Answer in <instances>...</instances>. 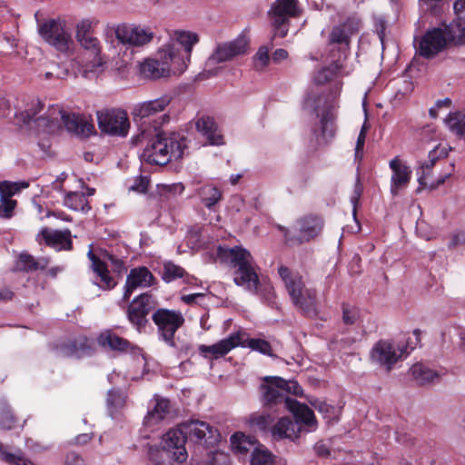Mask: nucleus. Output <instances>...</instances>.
Wrapping results in <instances>:
<instances>
[{
	"label": "nucleus",
	"instance_id": "38",
	"mask_svg": "<svg viewBox=\"0 0 465 465\" xmlns=\"http://www.w3.org/2000/svg\"><path fill=\"white\" fill-rule=\"evenodd\" d=\"M64 204L71 210L87 213L91 207L83 193L69 192L64 199Z\"/></svg>",
	"mask_w": 465,
	"mask_h": 465
},
{
	"label": "nucleus",
	"instance_id": "42",
	"mask_svg": "<svg viewBox=\"0 0 465 465\" xmlns=\"http://www.w3.org/2000/svg\"><path fill=\"white\" fill-rule=\"evenodd\" d=\"M445 124L456 135L462 136L465 134V114L450 113L446 118Z\"/></svg>",
	"mask_w": 465,
	"mask_h": 465
},
{
	"label": "nucleus",
	"instance_id": "13",
	"mask_svg": "<svg viewBox=\"0 0 465 465\" xmlns=\"http://www.w3.org/2000/svg\"><path fill=\"white\" fill-rule=\"evenodd\" d=\"M38 33L46 43L61 53H68L73 47L71 34L60 20L51 19L45 22L39 26Z\"/></svg>",
	"mask_w": 465,
	"mask_h": 465
},
{
	"label": "nucleus",
	"instance_id": "23",
	"mask_svg": "<svg viewBox=\"0 0 465 465\" xmlns=\"http://www.w3.org/2000/svg\"><path fill=\"white\" fill-rule=\"evenodd\" d=\"M455 19L444 27L449 45L454 47L465 46V0L453 4Z\"/></svg>",
	"mask_w": 465,
	"mask_h": 465
},
{
	"label": "nucleus",
	"instance_id": "50",
	"mask_svg": "<svg viewBox=\"0 0 465 465\" xmlns=\"http://www.w3.org/2000/svg\"><path fill=\"white\" fill-rule=\"evenodd\" d=\"M3 460L8 462L10 465H35L30 460L25 459L21 455H16L9 452L2 453Z\"/></svg>",
	"mask_w": 465,
	"mask_h": 465
},
{
	"label": "nucleus",
	"instance_id": "6",
	"mask_svg": "<svg viewBox=\"0 0 465 465\" xmlns=\"http://www.w3.org/2000/svg\"><path fill=\"white\" fill-rule=\"evenodd\" d=\"M169 49L160 47L156 58H147L140 64L141 74L149 79H159L171 74H181L184 72V65L178 60L175 62L170 56Z\"/></svg>",
	"mask_w": 465,
	"mask_h": 465
},
{
	"label": "nucleus",
	"instance_id": "16",
	"mask_svg": "<svg viewBox=\"0 0 465 465\" xmlns=\"http://www.w3.org/2000/svg\"><path fill=\"white\" fill-rule=\"evenodd\" d=\"M324 222L319 215L308 214L301 217L296 222V236H289V230L280 226V230L283 232L285 241L288 242H295L301 244L309 242L317 237L322 231Z\"/></svg>",
	"mask_w": 465,
	"mask_h": 465
},
{
	"label": "nucleus",
	"instance_id": "11",
	"mask_svg": "<svg viewBox=\"0 0 465 465\" xmlns=\"http://www.w3.org/2000/svg\"><path fill=\"white\" fill-rule=\"evenodd\" d=\"M237 346L250 348L262 352V339L248 338L240 332L232 333L213 345H200L199 351L204 357H207V354L210 353L217 359L224 356Z\"/></svg>",
	"mask_w": 465,
	"mask_h": 465
},
{
	"label": "nucleus",
	"instance_id": "9",
	"mask_svg": "<svg viewBox=\"0 0 465 465\" xmlns=\"http://www.w3.org/2000/svg\"><path fill=\"white\" fill-rule=\"evenodd\" d=\"M277 390L285 397L286 393L300 395L302 392V387L295 381H286L278 376L263 377V430L273 421L274 417L268 413L270 410L275 412V402L267 397L268 391Z\"/></svg>",
	"mask_w": 465,
	"mask_h": 465
},
{
	"label": "nucleus",
	"instance_id": "49",
	"mask_svg": "<svg viewBox=\"0 0 465 465\" xmlns=\"http://www.w3.org/2000/svg\"><path fill=\"white\" fill-rule=\"evenodd\" d=\"M359 318V312L356 308L344 304L342 306V320L345 324H354Z\"/></svg>",
	"mask_w": 465,
	"mask_h": 465
},
{
	"label": "nucleus",
	"instance_id": "25",
	"mask_svg": "<svg viewBox=\"0 0 465 465\" xmlns=\"http://www.w3.org/2000/svg\"><path fill=\"white\" fill-rule=\"evenodd\" d=\"M37 241H44L45 244L56 251H70L73 248L72 234L68 229L59 231L43 228L37 234Z\"/></svg>",
	"mask_w": 465,
	"mask_h": 465
},
{
	"label": "nucleus",
	"instance_id": "45",
	"mask_svg": "<svg viewBox=\"0 0 465 465\" xmlns=\"http://www.w3.org/2000/svg\"><path fill=\"white\" fill-rule=\"evenodd\" d=\"M185 275V271L181 266L167 262L163 265V279L166 282H173L178 278H183Z\"/></svg>",
	"mask_w": 465,
	"mask_h": 465
},
{
	"label": "nucleus",
	"instance_id": "56",
	"mask_svg": "<svg viewBox=\"0 0 465 465\" xmlns=\"http://www.w3.org/2000/svg\"><path fill=\"white\" fill-rule=\"evenodd\" d=\"M64 465H85V461L78 453L69 452L65 456Z\"/></svg>",
	"mask_w": 465,
	"mask_h": 465
},
{
	"label": "nucleus",
	"instance_id": "22",
	"mask_svg": "<svg viewBox=\"0 0 465 465\" xmlns=\"http://www.w3.org/2000/svg\"><path fill=\"white\" fill-rule=\"evenodd\" d=\"M182 425L186 440L189 439L195 442L204 440L206 445H213L220 440L218 430L205 421L191 420Z\"/></svg>",
	"mask_w": 465,
	"mask_h": 465
},
{
	"label": "nucleus",
	"instance_id": "4",
	"mask_svg": "<svg viewBox=\"0 0 465 465\" xmlns=\"http://www.w3.org/2000/svg\"><path fill=\"white\" fill-rule=\"evenodd\" d=\"M278 273L294 305L309 316L316 315V291L305 288L302 276L291 272L286 266H280Z\"/></svg>",
	"mask_w": 465,
	"mask_h": 465
},
{
	"label": "nucleus",
	"instance_id": "33",
	"mask_svg": "<svg viewBox=\"0 0 465 465\" xmlns=\"http://www.w3.org/2000/svg\"><path fill=\"white\" fill-rule=\"evenodd\" d=\"M89 260L92 262V269L101 280L99 287L103 290H111L117 284L115 280L110 275L107 265L104 261L97 257L92 250L87 253Z\"/></svg>",
	"mask_w": 465,
	"mask_h": 465
},
{
	"label": "nucleus",
	"instance_id": "54",
	"mask_svg": "<svg viewBox=\"0 0 465 465\" xmlns=\"http://www.w3.org/2000/svg\"><path fill=\"white\" fill-rule=\"evenodd\" d=\"M15 420L9 411L0 414V427L5 430H11L15 426Z\"/></svg>",
	"mask_w": 465,
	"mask_h": 465
},
{
	"label": "nucleus",
	"instance_id": "24",
	"mask_svg": "<svg viewBox=\"0 0 465 465\" xmlns=\"http://www.w3.org/2000/svg\"><path fill=\"white\" fill-rule=\"evenodd\" d=\"M447 153L444 149L435 147L429 153V160L423 163L417 170L418 182L421 186L429 187L430 189H436L443 184L447 178L450 176V172L440 175L437 179H431L432 168L440 156H445Z\"/></svg>",
	"mask_w": 465,
	"mask_h": 465
},
{
	"label": "nucleus",
	"instance_id": "27",
	"mask_svg": "<svg viewBox=\"0 0 465 465\" xmlns=\"http://www.w3.org/2000/svg\"><path fill=\"white\" fill-rule=\"evenodd\" d=\"M79 45L93 56V60L86 65L85 71L99 73L103 71L104 60L101 56L102 46L99 39L94 35L76 39Z\"/></svg>",
	"mask_w": 465,
	"mask_h": 465
},
{
	"label": "nucleus",
	"instance_id": "63",
	"mask_svg": "<svg viewBox=\"0 0 465 465\" xmlns=\"http://www.w3.org/2000/svg\"><path fill=\"white\" fill-rule=\"evenodd\" d=\"M251 465H262V450L258 446L252 453Z\"/></svg>",
	"mask_w": 465,
	"mask_h": 465
},
{
	"label": "nucleus",
	"instance_id": "14",
	"mask_svg": "<svg viewBox=\"0 0 465 465\" xmlns=\"http://www.w3.org/2000/svg\"><path fill=\"white\" fill-rule=\"evenodd\" d=\"M98 127L102 133L109 135L125 137L129 132L130 122L127 114L120 109H104L96 113Z\"/></svg>",
	"mask_w": 465,
	"mask_h": 465
},
{
	"label": "nucleus",
	"instance_id": "51",
	"mask_svg": "<svg viewBox=\"0 0 465 465\" xmlns=\"http://www.w3.org/2000/svg\"><path fill=\"white\" fill-rule=\"evenodd\" d=\"M16 205L15 200H5V198L0 199V217L9 218L12 215L13 210Z\"/></svg>",
	"mask_w": 465,
	"mask_h": 465
},
{
	"label": "nucleus",
	"instance_id": "53",
	"mask_svg": "<svg viewBox=\"0 0 465 465\" xmlns=\"http://www.w3.org/2000/svg\"><path fill=\"white\" fill-rule=\"evenodd\" d=\"M387 22L383 17L375 18V31L381 43L384 44L386 36Z\"/></svg>",
	"mask_w": 465,
	"mask_h": 465
},
{
	"label": "nucleus",
	"instance_id": "7",
	"mask_svg": "<svg viewBox=\"0 0 465 465\" xmlns=\"http://www.w3.org/2000/svg\"><path fill=\"white\" fill-rule=\"evenodd\" d=\"M168 35V42L161 47L165 51L169 49L168 53L173 61L182 62L185 71L191 61L193 47L199 42V35L194 32L185 30H172Z\"/></svg>",
	"mask_w": 465,
	"mask_h": 465
},
{
	"label": "nucleus",
	"instance_id": "5",
	"mask_svg": "<svg viewBox=\"0 0 465 465\" xmlns=\"http://www.w3.org/2000/svg\"><path fill=\"white\" fill-rule=\"evenodd\" d=\"M249 45V39L243 35H240L231 41L218 43L206 61L205 66L209 69H205L200 74L199 78L205 79L216 75L218 69H212V66L232 61L248 54Z\"/></svg>",
	"mask_w": 465,
	"mask_h": 465
},
{
	"label": "nucleus",
	"instance_id": "36",
	"mask_svg": "<svg viewBox=\"0 0 465 465\" xmlns=\"http://www.w3.org/2000/svg\"><path fill=\"white\" fill-rule=\"evenodd\" d=\"M270 431L276 440L292 438L295 431V424L291 419L282 417L270 427Z\"/></svg>",
	"mask_w": 465,
	"mask_h": 465
},
{
	"label": "nucleus",
	"instance_id": "1",
	"mask_svg": "<svg viewBox=\"0 0 465 465\" xmlns=\"http://www.w3.org/2000/svg\"><path fill=\"white\" fill-rule=\"evenodd\" d=\"M216 254L220 262L235 269V284L249 291H257L259 276L252 265V259L248 251L240 246H219Z\"/></svg>",
	"mask_w": 465,
	"mask_h": 465
},
{
	"label": "nucleus",
	"instance_id": "41",
	"mask_svg": "<svg viewBox=\"0 0 465 465\" xmlns=\"http://www.w3.org/2000/svg\"><path fill=\"white\" fill-rule=\"evenodd\" d=\"M231 443L234 450L240 453H247L254 447L258 440L253 436H246L242 432H235L231 436Z\"/></svg>",
	"mask_w": 465,
	"mask_h": 465
},
{
	"label": "nucleus",
	"instance_id": "34",
	"mask_svg": "<svg viewBox=\"0 0 465 465\" xmlns=\"http://www.w3.org/2000/svg\"><path fill=\"white\" fill-rule=\"evenodd\" d=\"M170 411V401L166 399H156L153 408L143 419L144 425L151 427L165 419Z\"/></svg>",
	"mask_w": 465,
	"mask_h": 465
},
{
	"label": "nucleus",
	"instance_id": "57",
	"mask_svg": "<svg viewBox=\"0 0 465 465\" xmlns=\"http://www.w3.org/2000/svg\"><path fill=\"white\" fill-rule=\"evenodd\" d=\"M361 193H362V185L360 183V179L357 178L355 185H354L353 195L351 198V202L353 204V213H356V205L360 200Z\"/></svg>",
	"mask_w": 465,
	"mask_h": 465
},
{
	"label": "nucleus",
	"instance_id": "31",
	"mask_svg": "<svg viewBox=\"0 0 465 465\" xmlns=\"http://www.w3.org/2000/svg\"><path fill=\"white\" fill-rule=\"evenodd\" d=\"M195 127L212 145L223 143V136L217 133V126L213 117L202 115L195 121Z\"/></svg>",
	"mask_w": 465,
	"mask_h": 465
},
{
	"label": "nucleus",
	"instance_id": "40",
	"mask_svg": "<svg viewBox=\"0 0 465 465\" xmlns=\"http://www.w3.org/2000/svg\"><path fill=\"white\" fill-rule=\"evenodd\" d=\"M199 196L202 203L208 209H212L218 203L222 197V192L210 184L203 186L199 191Z\"/></svg>",
	"mask_w": 465,
	"mask_h": 465
},
{
	"label": "nucleus",
	"instance_id": "60",
	"mask_svg": "<svg viewBox=\"0 0 465 465\" xmlns=\"http://www.w3.org/2000/svg\"><path fill=\"white\" fill-rule=\"evenodd\" d=\"M314 451L320 457H328L331 454V451L328 446L322 441H319L314 445Z\"/></svg>",
	"mask_w": 465,
	"mask_h": 465
},
{
	"label": "nucleus",
	"instance_id": "61",
	"mask_svg": "<svg viewBox=\"0 0 465 465\" xmlns=\"http://www.w3.org/2000/svg\"><path fill=\"white\" fill-rule=\"evenodd\" d=\"M288 58V52L285 49H277L273 52L272 55V60L275 64H279L282 62L283 60H286Z\"/></svg>",
	"mask_w": 465,
	"mask_h": 465
},
{
	"label": "nucleus",
	"instance_id": "8",
	"mask_svg": "<svg viewBox=\"0 0 465 465\" xmlns=\"http://www.w3.org/2000/svg\"><path fill=\"white\" fill-rule=\"evenodd\" d=\"M302 14L297 0H276L268 12L274 36L285 37L289 32L290 18L300 17Z\"/></svg>",
	"mask_w": 465,
	"mask_h": 465
},
{
	"label": "nucleus",
	"instance_id": "26",
	"mask_svg": "<svg viewBox=\"0 0 465 465\" xmlns=\"http://www.w3.org/2000/svg\"><path fill=\"white\" fill-rule=\"evenodd\" d=\"M153 280V273L146 267L132 269L126 277L123 301H128L136 289L151 286Z\"/></svg>",
	"mask_w": 465,
	"mask_h": 465
},
{
	"label": "nucleus",
	"instance_id": "20",
	"mask_svg": "<svg viewBox=\"0 0 465 465\" xmlns=\"http://www.w3.org/2000/svg\"><path fill=\"white\" fill-rule=\"evenodd\" d=\"M155 307L156 302L153 295L143 293L134 298L128 306L127 318L139 330L146 325V317Z\"/></svg>",
	"mask_w": 465,
	"mask_h": 465
},
{
	"label": "nucleus",
	"instance_id": "47",
	"mask_svg": "<svg viewBox=\"0 0 465 465\" xmlns=\"http://www.w3.org/2000/svg\"><path fill=\"white\" fill-rule=\"evenodd\" d=\"M43 104L39 100L32 101V103L28 105V107L21 114L23 121L25 124L30 123L31 121H35L37 123L36 115L43 110Z\"/></svg>",
	"mask_w": 465,
	"mask_h": 465
},
{
	"label": "nucleus",
	"instance_id": "35",
	"mask_svg": "<svg viewBox=\"0 0 465 465\" xmlns=\"http://www.w3.org/2000/svg\"><path fill=\"white\" fill-rule=\"evenodd\" d=\"M335 118L336 115L332 106L324 109L320 115L322 138L324 143H328L335 135Z\"/></svg>",
	"mask_w": 465,
	"mask_h": 465
},
{
	"label": "nucleus",
	"instance_id": "48",
	"mask_svg": "<svg viewBox=\"0 0 465 465\" xmlns=\"http://www.w3.org/2000/svg\"><path fill=\"white\" fill-rule=\"evenodd\" d=\"M19 183L4 181L0 183V196L5 200H11L10 197L20 192Z\"/></svg>",
	"mask_w": 465,
	"mask_h": 465
},
{
	"label": "nucleus",
	"instance_id": "59",
	"mask_svg": "<svg viewBox=\"0 0 465 465\" xmlns=\"http://www.w3.org/2000/svg\"><path fill=\"white\" fill-rule=\"evenodd\" d=\"M365 139H366L365 131L364 130H361V132H360V134L358 135V139H357V143H356V147H355V156L356 157H358L360 154L361 155L362 154Z\"/></svg>",
	"mask_w": 465,
	"mask_h": 465
},
{
	"label": "nucleus",
	"instance_id": "12",
	"mask_svg": "<svg viewBox=\"0 0 465 465\" xmlns=\"http://www.w3.org/2000/svg\"><path fill=\"white\" fill-rule=\"evenodd\" d=\"M152 320L157 326L159 336L171 347H175L174 335L179 328L184 324V318L181 312L168 309H158Z\"/></svg>",
	"mask_w": 465,
	"mask_h": 465
},
{
	"label": "nucleus",
	"instance_id": "18",
	"mask_svg": "<svg viewBox=\"0 0 465 465\" xmlns=\"http://www.w3.org/2000/svg\"><path fill=\"white\" fill-rule=\"evenodd\" d=\"M171 103V97L163 95L157 99L143 102L139 104L134 112V118L141 121V136L146 138L151 134V130L145 126L152 124L151 117L156 114L163 112Z\"/></svg>",
	"mask_w": 465,
	"mask_h": 465
},
{
	"label": "nucleus",
	"instance_id": "21",
	"mask_svg": "<svg viewBox=\"0 0 465 465\" xmlns=\"http://www.w3.org/2000/svg\"><path fill=\"white\" fill-rule=\"evenodd\" d=\"M186 436L181 424L179 428L170 430L163 437V448L166 450V456L173 460L183 463L187 460L188 454L184 444Z\"/></svg>",
	"mask_w": 465,
	"mask_h": 465
},
{
	"label": "nucleus",
	"instance_id": "43",
	"mask_svg": "<svg viewBox=\"0 0 465 465\" xmlns=\"http://www.w3.org/2000/svg\"><path fill=\"white\" fill-rule=\"evenodd\" d=\"M341 65L338 62H334L330 65L322 68L314 76V82L317 84H324L331 81L333 76L340 71Z\"/></svg>",
	"mask_w": 465,
	"mask_h": 465
},
{
	"label": "nucleus",
	"instance_id": "44",
	"mask_svg": "<svg viewBox=\"0 0 465 465\" xmlns=\"http://www.w3.org/2000/svg\"><path fill=\"white\" fill-rule=\"evenodd\" d=\"M97 25L98 20L94 18H85L81 20L76 25L75 38L78 39L94 35V31Z\"/></svg>",
	"mask_w": 465,
	"mask_h": 465
},
{
	"label": "nucleus",
	"instance_id": "64",
	"mask_svg": "<svg viewBox=\"0 0 465 465\" xmlns=\"http://www.w3.org/2000/svg\"><path fill=\"white\" fill-rule=\"evenodd\" d=\"M263 465H274L276 457L269 450H263Z\"/></svg>",
	"mask_w": 465,
	"mask_h": 465
},
{
	"label": "nucleus",
	"instance_id": "17",
	"mask_svg": "<svg viewBox=\"0 0 465 465\" xmlns=\"http://www.w3.org/2000/svg\"><path fill=\"white\" fill-rule=\"evenodd\" d=\"M406 348L389 341H379L371 351V361L388 371L403 356Z\"/></svg>",
	"mask_w": 465,
	"mask_h": 465
},
{
	"label": "nucleus",
	"instance_id": "52",
	"mask_svg": "<svg viewBox=\"0 0 465 465\" xmlns=\"http://www.w3.org/2000/svg\"><path fill=\"white\" fill-rule=\"evenodd\" d=\"M164 454L166 455V450L163 447L151 446L148 450L150 460L157 465L163 464Z\"/></svg>",
	"mask_w": 465,
	"mask_h": 465
},
{
	"label": "nucleus",
	"instance_id": "39",
	"mask_svg": "<svg viewBox=\"0 0 465 465\" xmlns=\"http://www.w3.org/2000/svg\"><path fill=\"white\" fill-rule=\"evenodd\" d=\"M48 261L46 259L35 260L34 256L28 253H21L16 263V267L20 271L32 272L38 269L44 270L47 267Z\"/></svg>",
	"mask_w": 465,
	"mask_h": 465
},
{
	"label": "nucleus",
	"instance_id": "2",
	"mask_svg": "<svg viewBox=\"0 0 465 465\" xmlns=\"http://www.w3.org/2000/svg\"><path fill=\"white\" fill-rule=\"evenodd\" d=\"M169 116L163 114L158 120H153L155 140L152 141L143 150L142 159L151 164L164 165L173 158L178 159L183 155L181 143L174 134H165L157 133L163 122L168 121Z\"/></svg>",
	"mask_w": 465,
	"mask_h": 465
},
{
	"label": "nucleus",
	"instance_id": "62",
	"mask_svg": "<svg viewBox=\"0 0 465 465\" xmlns=\"http://www.w3.org/2000/svg\"><path fill=\"white\" fill-rule=\"evenodd\" d=\"M77 351L78 349L76 343L69 342L68 344L63 346V348L61 349V353L64 356L69 357L74 355L77 352Z\"/></svg>",
	"mask_w": 465,
	"mask_h": 465
},
{
	"label": "nucleus",
	"instance_id": "3",
	"mask_svg": "<svg viewBox=\"0 0 465 465\" xmlns=\"http://www.w3.org/2000/svg\"><path fill=\"white\" fill-rule=\"evenodd\" d=\"M64 124L66 130L77 135L89 136L94 131L92 124L75 114L64 112L58 105L49 106L45 115L37 119V127L43 132L54 133Z\"/></svg>",
	"mask_w": 465,
	"mask_h": 465
},
{
	"label": "nucleus",
	"instance_id": "32",
	"mask_svg": "<svg viewBox=\"0 0 465 465\" xmlns=\"http://www.w3.org/2000/svg\"><path fill=\"white\" fill-rule=\"evenodd\" d=\"M89 260L92 262V269L101 280L99 287L103 290H111L117 284L115 280L110 275L107 265L104 261L97 257L92 250L87 253Z\"/></svg>",
	"mask_w": 465,
	"mask_h": 465
},
{
	"label": "nucleus",
	"instance_id": "30",
	"mask_svg": "<svg viewBox=\"0 0 465 465\" xmlns=\"http://www.w3.org/2000/svg\"><path fill=\"white\" fill-rule=\"evenodd\" d=\"M97 342L104 349L118 352H127L132 347L128 340L118 336L111 330L102 331L97 337Z\"/></svg>",
	"mask_w": 465,
	"mask_h": 465
},
{
	"label": "nucleus",
	"instance_id": "10",
	"mask_svg": "<svg viewBox=\"0 0 465 465\" xmlns=\"http://www.w3.org/2000/svg\"><path fill=\"white\" fill-rule=\"evenodd\" d=\"M267 397L275 402V412L288 409L295 417L298 423L307 426L311 430H315L317 421L312 409L307 405L298 402L290 397H285L277 390L268 391Z\"/></svg>",
	"mask_w": 465,
	"mask_h": 465
},
{
	"label": "nucleus",
	"instance_id": "28",
	"mask_svg": "<svg viewBox=\"0 0 465 465\" xmlns=\"http://www.w3.org/2000/svg\"><path fill=\"white\" fill-rule=\"evenodd\" d=\"M358 31L355 23L350 19L332 27L329 37V45H339L342 49H349L351 37Z\"/></svg>",
	"mask_w": 465,
	"mask_h": 465
},
{
	"label": "nucleus",
	"instance_id": "46",
	"mask_svg": "<svg viewBox=\"0 0 465 465\" xmlns=\"http://www.w3.org/2000/svg\"><path fill=\"white\" fill-rule=\"evenodd\" d=\"M125 404V395L118 390H111L107 394V405L111 412L122 409Z\"/></svg>",
	"mask_w": 465,
	"mask_h": 465
},
{
	"label": "nucleus",
	"instance_id": "15",
	"mask_svg": "<svg viewBox=\"0 0 465 465\" xmlns=\"http://www.w3.org/2000/svg\"><path fill=\"white\" fill-rule=\"evenodd\" d=\"M116 39L124 45L142 47L153 39V32L150 28L130 24H119L111 27Z\"/></svg>",
	"mask_w": 465,
	"mask_h": 465
},
{
	"label": "nucleus",
	"instance_id": "58",
	"mask_svg": "<svg viewBox=\"0 0 465 465\" xmlns=\"http://www.w3.org/2000/svg\"><path fill=\"white\" fill-rule=\"evenodd\" d=\"M104 258L111 262V263L114 266V270L118 272L124 269V262L121 259L116 258L114 255L105 252Z\"/></svg>",
	"mask_w": 465,
	"mask_h": 465
},
{
	"label": "nucleus",
	"instance_id": "55",
	"mask_svg": "<svg viewBox=\"0 0 465 465\" xmlns=\"http://www.w3.org/2000/svg\"><path fill=\"white\" fill-rule=\"evenodd\" d=\"M463 244H465V231H458L451 233L449 242L450 248H456Z\"/></svg>",
	"mask_w": 465,
	"mask_h": 465
},
{
	"label": "nucleus",
	"instance_id": "19",
	"mask_svg": "<svg viewBox=\"0 0 465 465\" xmlns=\"http://www.w3.org/2000/svg\"><path fill=\"white\" fill-rule=\"evenodd\" d=\"M449 45V39L444 28L434 27L428 30L419 43V54L425 58H432Z\"/></svg>",
	"mask_w": 465,
	"mask_h": 465
},
{
	"label": "nucleus",
	"instance_id": "29",
	"mask_svg": "<svg viewBox=\"0 0 465 465\" xmlns=\"http://www.w3.org/2000/svg\"><path fill=\"white\" fill-rule=\"evenodd\" d=\"M390 167L393 173L391 176V193L397 194L401 188L407 186L410 183L411 171L408 166L401 163L397 157L390 162Z\"/></svg>",
	"mask_w": 465,
	"mask_h": 465
},
{
	"label": "nucleus",
	"instance_id": "37",
	"mask_svg": "<svg viewBox=\"0 0 465 465\" xmlns=\"http://www.w3.org/2000/svg\"><path fill=\"white\" fill-rule=\"evenodd\" d=\"M410 372L412 379L419 385L429 384L432 382L436 378H438V373L435 371L421 363H416L412 365V367L410 369Z\"/></svg>",
	"mask_w": 465,
	"mask_h": 465
}]
</instances>
